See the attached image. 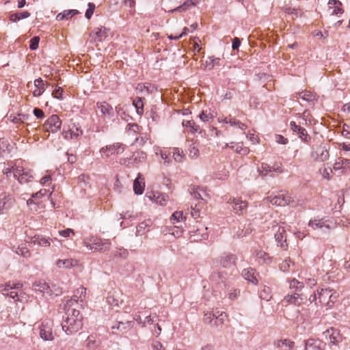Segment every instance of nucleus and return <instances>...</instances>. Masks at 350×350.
I'll return each instance as SVG.
<instances>
[{"label": "nucleus", "mask_w": 350, "mask_h": 350, "mask_svg": "<svg viewBox=\"0 0 350 350\" xmlns=\"http://www.w3.org/2000/svg\"><path fill=\"white\" fill-rule=\"evenodd\" d=\"M33 178V176L31 174V172L24 171L22 174V176L19 178L20 183H26L31 180V178Z\"/></svg>", "instance_id": "a18cd8bd"}, {"label": "nucleus", "mask_w": 350, "mask_h": 350, "mask_svg": "<svg viewBox=\"0 0 350 350\" xmlns=\"http://www.w3.org/2000/svg\"><path fill=\"white\" fill-rule=\"evenodd\" d=\"M237 260V257L235 254L225 253L219 258H215L213 262L223 268H230L236 265Z\"/></svg>", "instance_id": "423d86ee"}, {"label": "nucleus", "mask_w": 350, "mask_h": 350, "mask_svg": "<svg viewBox=\"0 0 350 350\" xmlns=\"http://www.w3.org/2000/svg\"><path fill=\"white\" fill-rule=\"evenodd\" d=\"M325 220H324L323 218L322 219H316L310 220L308 223V226L312 228L313 230L317 229H321L323 224L325 223Z\"/></svg>", "instance_id": "4c0bfd02"}, {"label": "nucleus", "mask_w": 350, "mask_h": 350, "mask_svg": "<svg viewBox=\"0 0 350 350\" xmlns=\"http://www.w3.org/2000/svg\"><path fill=\"white\" fill-rule=\"evenodd\" d=\"M291 264H293V262L290 258L285 260L284 262L280 265V269L282 271H287L290 268Z\"/></svg>", "instance_id": "6e6d98bb"}, {"label": "nucleus", "mask_w": 350, "mask_h": 350, "mask_svg": "<svg viewBox=\"0 0 350 350\" xmlns=\"http://www.w3.org/2000/svg\"><path fill=\"white\" fill-rule=\"evenodd\" d=\"M88 8L85 12V16L88 19H90L93 15V13L94 12L96 6L94 3H91V2L88 3Z\"/></svg>", "instance_id": "49530a36"}, {"label": "nucleus", "mask_w": 350, "mask_h": 350, "mask_svg": "<svg viewBox=\"0 0 350 350\" xmlns=\"http://www.w3.org/2000/svg\"><path fill=\"white\" fill-rule=\"evenodd\" d=\"M84 245L91 250L105 252L110 248L111 242L108 239L102 240L100 238L93 237L89 241H84Z\"/></svg>", "instance_id": "39448f33"}, {"label": "nucleus", "mask_w": 350, "mask_h": 350, "mask_svg": "<svg viewBox=\"0 0 350 350\" xmlns=\"http://www.w3.org/2000/svg\"><path fill=\"white\" fill-rule=\"evenodd\" d=\"M146 159V154L143 151H137L135 152L131 157L124 159L123 164L131 167L145 162Z\"/></svg>", "instance_id": "6e6552de"}, {"label": "nucleus", "mask_w": 350, "mask_h": 350, "mask_svg": "<svg viewBox=\"0 0 350 350\" xmlns=\"http://www.w3.org/2000/svg\"><path fill=\"white\" fill-rule=\"evenodd\" d=\"M241 45V40L239 38L235 37L232 39V48L234 50H238Z\"/></svg>", "instance_id": "0e129e2a"}, {"label": "nucleus", "mask_w": 350, "mask_h": 350, "mask_svg": "<svg viewBox=\"0 0 350 350\" xmlns=\"http://www.w3.org/2000/svg\"><path fill=\"white\" fill-rule=\"evenodd\" d=\"M261 168H262V170L261 171L259 170L260 174L261 176H265L267 172H280V173L282 172V170L281 169V167L271 166L270 165H269L267 163H262Z\"/></svg>", "instance_id": "2f4dec72"}, {"label": "nucleus", "mask_w": 350, "mask_h": 350, "mask_svg": "<svg viewBox=\"0 0 350 350\" xmlns=\"http://www.w3.org/2000/svg\"><path fill=\"white\" fill-rule=\"evenodd\" d=\"M304 343L305 350H323L325 345L323 341L314 338H309Z\"/></svg>", "instance_id": "aec40b11"}, {"label": "nucleus", "mask_w": 350, "mask_h": 350, "mask_svg": "<svg viewBox=\"0 0 350 350\" xmlns=\"http://www.w3.org/2000/svg\"><path fill=\"white\" fill-rule=\"evenodd\" d=\"M96 107L100 110L104 118L110 120L114 116L113 108L106 101L97 102Z\"/></svg>", "instance_id": "9b49d317"}, {"label": "nucleus", "mask_w": 350, "mask_h": 350, "mask_svg": "<svg viewBox=\"0 0 350 350\" xmlns=\"http://www.w3.org/2000/svg\"><path fill=\"white\" fill-rule=\"evenodd\" d=\"M258 275L256 270L251 267L244 269L241 272L243 278L254 284H258Z\"/></svg>", "instance_id": "b1692460"}, {"label": "nucleus", "mask_w": 350, "mask_h": 350, "mask_svg": "<svg viewBox=\"0 0 350 350\" xmlns=\"http://www.w3.org/2000/svg\"><path fill=\"white\" fill-rule=\"evenodd\" d=\"M189 156L191 158L196 157L199 153L198 149L196 148V146H194L193 144H191L189 145Z\"/></svg>", "instance_id": "5fc2aeb1"}, {"label": "nucleus", "mask_w": 350, "mask_h": 350, "mask_svg": "<svg viewBox=\"0 0 350 350\" xmlns=\"http://www.w3.org/2000/svg\"><path fill=\"white\" fill-rule=\"evenodd\" d=\"M215 317V314L212 312H207L204 313V321L205 323L212 324Z\"/></svg>", "instance_id": "de8ad7c7"}, {"label": "nucleus", "mask_w": 350, "mask_h": 350, "mask_svg": "<svg viewBox=\"0 0 350 350\" xmlns=\"http://www.w3.org/2000/svg\"><path fill=\"white\" fill-rule=\"evenodd\" d=\"M30 13L28 11H25L22 12H16L10 14V20L12 22L16 23L21 19L27 18L30 16Z\"/></svg>", "instance_id": "f704fd0d"}, {"label": "nucleus", "mask_w": 350, "mask_h": 350, "mask_svg": "<svg viewBox=\"0 0 350 350\" xmlns=\"http://www.w3.org/2000/svg\"><path fill=\"white\" fill-rule=\"evenodd\" d=\"M32 288L36 292H39L51 297H57L62 293V290L60 287L55 284L50 285L42 280L34 282Z\"/></svg>", "instance_id": "7ed1b4c3"}, {"label": "nucleus", "mask_w": 350, "mask_h": 350, "mask_svg": "<svg viewBox=\"0 0 350 350\" xmlns=\"http://www.w3.org/2000/svg\"><path fill=\"white\" fill-rule=\"evenodd\" d=\"M290 127L293 133H295L303 142H308L307 139L309 135L304 127L297 124L294 121L290 122Z\"/></svg>", "instance_id": "6ab92c4d"}, {"label": "nucleus", "mask_w": 350, "mask_h": 350, "mask_svg": "<svg viewBox=\"0 0 350 350\" xmlns=\"http://www.w3.org/2000/svg\"><path fill=\"white\" fill-rule=\"evenodd\" d=\"M183 126L189 128L190 129V132L192 133H198L201 134L202 136H205L206 135V131L202 129L193 120H184L183 122Z\"/></svg>", "instance_id": "393cba45"}, {"label": "nucleus", "mask_w": 350, "mask_h": 350, "mask_svg": "<svg viewBox=\"0 0 350 350\" xmlns=\"http://www.w3.org/2000/svg\"><path fill=\"white\" fill-rule=\"evenodd\" d=\"M144 180V178H142V176L140 174H139L137 177L134 180L133 191L135 194L141 195L143 193L145 187Z\"/></svg>", "instance_id": "c85d7f7f"}, {"label": "nucleus", "mask_w": 350, "mask_h": 350, "mask_svg": "<svg viewBox=\"0 0 350 350\" xmlns=\"http://www.w3.org/2000/svg\"><path fill=\"white\" fill-rule=\"evenodd\" d=\"M226 272L215 271H213L210 275V280L215 283H224L226 280Z\"/></svg>", "instance_id": "c756f323"}, {"label": "nucleus", "mask_w": 350, "mask_h": 350, "mask_svg": "<svg viewBox=\"0 0 350 350\" xmlns=\"http://www.w3.org/2000/svg\"><path fill=\"white\" fill-rule=\"evenodd\" d=\"M267 200L272 204L280 206L291 205L292 207H296L299 205V203L295 201L293 198L288 193H279L274 197L271 196L267 198Z\"/></svg>", "instance_id": "20e7f679"}, {"label": "nucleus", "mask_w": 350, "mask_h": 350, "mask_svg": "<svg viewBox=\"0 0 350 350\" xmlns=\"http://www.w3.org/2000/svg\"><path fill=\"white\" fill-rule=\"evenodd\" d=\"M73 301H77L74 299L67 301L65 316L63 317V321L61 324L62 329L67 335H72L77 332L83 326V317L79 310L70 307Z\"/></svg>", "instance_id": "f257e3e1"}, {"label": "nucleus", "mask_w": 350, "mask_h": 350, "mask_svg": "<svg viewBox=\"0 0 350 350\" xmlns=\"http://www.w3.org/2000/svg\"><path fill=\"white\" fill-rule=\"evenodd\" d=\"M14 251L17 254L21 255L24 258H29L31 256V252L25 244L18 245Z\"/></svg>", "instance_id": "e433bc0d"}, {"label": "nucleus", "mask_w": 350, "mask_h": 350, "mask_svg": "<svg viewBox=\"0 0 350 350\" xmlns=\"http://www.w3.org/2000/svg\"><path fill=\"white\" fill-rule=\"evenodd\" d=\"M24 171L25 170L23 167H17L14 170L13 172L14 178H16L19 181V178L22 176V174Z\"/></svg>", "instance_id": "052dcab7"}, {"label": "nucleus", "mask_w": 350, "mask_h": 350, "mask_svg": "<svg viewBox=\"0 0 350 350\" xmlns=\"http://www.w3.org/2000/svg\"><path fill=\"white\" fill-rule=\"evenodd\" d=\"M259 297L261 299L267 301H269L271 298V289L269 286H264L259 292Z\"/></svg>", "instance_id": "c9c22d12"}, {"label": "nucleus", "mask_w": 350, "mask_h": 350, "mask_svg": "<svg viewBox=\"0 0 350 350\" xmlns=\"http://www.w3.org/2000/svg\"><path fill=\"white\" fill-rule=\"evenodd\" d=\"M295 97L309 103L313 102L317 99L315 94L307 90L297 93Z\"/></svg>", "instance_id": "7c9ffc66"}, {"label": "nucleus", "mask_w": 350, "mask_h": 350, "mask_svg": "<svg viewBox=\"0 0 350 350\" xmlns=\"http://www.w3.org/2000/svg\"><path fill=\"white\" fill-rule=\"evenodd\" d=\"M33 113L37 118L41 119L44 117V113L39 108H34Z\"/></svg>", "instance_id": "69168bd1"}, {"label": "nucleus", "mask_w": 350, "mask_h": 350, "mask_svg": "<svg viewBox=\"0 0 350 350\" xmlns=\"http://www.w3.org/2000/svg\"><path fill=\"white\" fill-rule=\"evenodd\" d=\"M70 130V139H72L73 137H77L78 136L83 134V131L81 130L79 131L77 128H76V131H75L73 129Z\"/></svg>", "instance_id": "338daca9"}, {"label": "nucleus", "mask_w": 350, "mask_h": 350, "mask_svg": "<svg viewBox=\"0 0 350 350\" xmlns=\"http://www.w3.org/2000/svg\"><path fill=\"white\" fill-rule=\"evenodd\" d=\"M14 199L10 193H2L0 194V213L3 214L13 206Z\"/></svg>", "instance_id": "1a4fd4ad"}, {"label": "nucleus", "mask_w": 350, "mask_h": 350, "mask_svg": "<svg viewBox=\"0 0 350 350\" xmlns=\"http://www.w3.org/2000/svg\"><path fill=\"white\" fill-rule=\"evenodd\" d=\"M226 317V314L223 312H221L218 316L215 315L214 322L212 325L215 327H219V325H221L224 323V318Z\"/></svg>", "instance_id": "37998d69"}, {"label": "nucleus", "mask_w": 350, "mask_h": 350, "mask_svg": "<svg viewBox=\"0 0 350 350\" xmlns=\"http://www.w3.org/2000/svg\"><path fill=\"white\" fill-rule=\"evenodd\" d=\"M40 336L41 338L46 341H51L53 340L54 337L53 335L52 328L49 325H48V323H42L40 329Z\"/></svg>", "instance_id": "5701e85b"}, {"label": "nucleus", "mask_w": 350, "mask_h": 350, "mask_svg": "<svg viewBox=\"0 0 350 350\" xmlns=\"http://www.w3.org/2000/svg\"><path fill=\"white\" fill-rule=\"evenodd\" d=\"M307 140L308 142H305L304 143L310 146L311 150L313 151L322 146L323 137L322 135H318L317 133H315L313 136L309 135Z\"/></svg>", "instance_id": "4be33fe9"}, {"label": "nucleus", "mask_w": 350, "mask_h": 350, "mask_svg": "<svg viewBox=\"0 0 350 350\" xmlns=\"http://www.w3.org/2000/svg\"><path fill=\"white\" fill-rule=\"evenodd\" d=\"M228 124H230L231 126H237L241 130H244L247 127L245 124L242 123L239 120H237L234 118H232L230 120H228Z\"/></svg>", "instance_id": "09e8293b"}, {"label": "nucleus", "mask_w": 350, "mask_h": 350, "mask_svg": "<svg viewBox=\"0 0 350 350\" xmlns=\"http://www.w3.org/2000/svg\"><path fill=\"white\" fill-rule=\"evenodd\" d=\"M109 29L105 27H96L90 33V37L94 42H102L108 36Z\"/></svg>", "instance_id": "dca6fc26"}, {"label": "nucleus", "mask_w": 350, "mask_h": 350, "mask_svg": "<svg viewBox=\"0 0 350 350\" xmlns=\"http://www.w3.org/2000/svg\"><path fill=\"white\" fill-rule=\"evenodd\" d=\"M198 117L202 122H208L210 119H213V116H211V114H207L206 112H204V111L199 114Z\"/></svg>", "instance_id": "13d9d810"}, {"label": "nucleus", "mask_w": 350, "mask_h": 350, "mask_svg": "<svg viewBox=\"0 0 350 350\" xmlns=\"http://www.w3.org/2000/svg\"><path fill=\"white\" fill-rule=\"evenodd\" d=\"M283 342H284L283 347L285 348V349H284V350H291L293 348V347L295 345V342L293 341H291L289 339H284Z\"/></svg>", "instance_id": "4d7b16f0"}, {"label": "nucleus", "mask_w": 350, "mask_h": 350, "mask_svg": "<svg viewBox=\"0 0 350 350\" xmlns=\"http://www.w3.org/2000/svg\"><path fill=\"white\" fill-rule=\"evenodd\" d=\"M228 203L232 205L234 211L237 214L243 215L246 211L247 204L245 201L236 198H230Z\"/></svg>", "instance_id": "4468645a"}, {"label": "nucleus", "mask_w": 350, "mask_h": 350, "mask_svg": "<svg viewBox=\"0 0 350 350\" xmlns=\"http://www.w3.org/2000/svg\"><path fill=\"white\" fill-rule=\"evenodd\" d=\"M234 233L233 238L241 239L252 233L253 228L250 223L239 224L237 228H234Z\"/></svg>", "instance_id": "f8f14e48"}, {"label": "nucleus", "mask_w": 350, "mask_h": 350, "mask_svg": "<svg viewBox=\"0 0 350 350\" xmlns=\"http://www.w3.org/2000/svg\"><path fill=\"white\" fill-rule=\"evenodd\" d=\"M199 189V187L195 185H191L189 189L191 195L196 199H202L198 191Z\"/></svg>", "instance_id": "c03bdc74"}, {"label": "nucleus", "mask_w": 350, "mask_h": 350, "mask_svg": "<svg viewBox=\"0 0 350 350\" xmlns=\"http://www.w3.org/2000/svg\"><path fill=\"white\" fill-rule=\"evenodd\" d=\"M323 335L325 338H328L329 342L333 345H338L342 341V337L340 334L339 330L334 329V327H331L325 330L323 332Z\"/></svg>", "instance_id": "ddd939ff"}, {"label": "nucleus", "mask_w": 350, "mask_h": 350, "mask_svg": "<svg viewBox=\"0 0 350 350\" xmlns=\"http://www.w3.org/2000/svg\"><path fill=\"white\" fill-rule=\"evenodd\" d=\"M275 140L277 143L280 144H286L288 143V139L281 135H275Z\"/></svg>", "instance_id": "e2e57ef3"}, {"label": "nucleus", "mask_w": 350, "mask_h": 350, "mask_svg": "<svg viewBox=\"0 0 350 350\" xmlns=\"http://www.w3.org/2000/svg\"><path fill=\"white\" fill-rule=\"evenodd\" d=\"M134 325L133 321H127L126 322L116 321L112 326L111 329L113 334H117V331L122 333L126 332L127 330L131 329Z\"/></svg>", "instance_id": "2eb2a0df"}, {"label": "nucleus", "mask_w": 350, "mask_h": 350, "mask_svg": "<svg viewBox=\"0 0 350 350\" xmlns=\"http://www.w3.org/2000/svg\"><path fill=\"white\" fill-rule=\"evenodd\" d=\"M40 42V38L38 36H34L30 40L29 49L32 51L36 50L38 47Z\"/></svg>", "instance_id": "8fccbe9b"}, {"label": "nucleus", "mask_w": 350, "mask_h": 350, "mask_svg": "<svg viewBox=\"0 0 350 350\" xmlns=\"http://www.w3.org/2000/svg\"><path fill=\"white\" fill-rule=\"evenodd\" d=\"M198 2L199 0H187L182 5L169 10L168 13L185 12L188 10H190L193 6H195Z\"/></svg>", "instance_id": "a878e982"}, {"label": "nucleus", "mask_w": 350, "mask_h": 350, "mask_svg": "<svg viewBox=\"0 0 350 350\" xmlns=\"http://www.w3.org/2000/svg\"><path fill=\"white\" fill-rule=\"evenodd\" d=\"M329 10H331L330 15H338L344 12L342 8V3L338 0H329Z\"/></svg>", "instance_id": "bb28decb"}, {"label": "nucleus", "mask_w": 350, "mask_h": 350, "mask_svg": "<svg viewBox=\"0 0 350 350\" xmlns=\"http://www.w3.org/2000/svg\"><path fill=\"white\" fill-rule=\"evenodd\" d=\"M63 89L60 87L56 88L52 92V95L54 98L62 100L63 98L62 94H63Z\"/></svg>", "instance_id": "603ef678"}, {"label": "nucleus", "mask_w": 350, "mask_h": 350, "mask_svg": "<svg viewBox=\"0 0 350 350\" xmlns=\"http://www.w3.org/2000/svg\"><path fill=\"white\" fill-rule=\"evenodd\" d=\"M0 143L1 145L2 152H11V150L12 149V146H11V144L8 139L1 138Z\"/></svg>", "instance_id": "a19ab883"}, {"label": "nucleus", "mask_w": 350, "mask_h": 350, "mask_svg": "<svg viewBox=\"0 0 350 350\" xmlns=\"http://www.w3.org/2000/svg\"><path fill=\"white\" fill-rule=\"evenodd\" d=\"M332 290L328 288H321V291L317 290V293L319 295V301L321 304H325L329 306V303L332 302L334 304V301L332 300V294H331Z\"/></svg>", "instance_id": "412c9836"}, {"label": "nucleus", "mask_w": 350, "mask_h": 350, "mask_svg": "<svg viewBox=\"0 0 350 350\" xmlns=\"http://www.w3.org/2000/svg\"><path fill=\"white\" fill-rule=\"evenodd\" d=\"M62 126V121L56 114L51 116L43 125L44 130L47 132L56 133Z\"/></svg>", "instance_id": "0eeeda50"}, {"label": "nucleus", "mask_w": 350, "mask_h": 350, "mask_svg": "<svg viewBox=\"0 0 350 350\" xmlns=\"http://www.w3.org/2000/svg\"><path fill=\"white\" fill-rule=\"evenodd\" d=\"M311 157L315 161H324L329 158V152L327 148L325 146H322L315 150L312 151Z\"/></svg>", "instance_id": "a211bd4d"}, {"label": "nucleus", "mask_w": 350, "mask_h": 350, "mask_svg": "<svg viewBox=\"0 0 350 350\" xmlns=\"http://www.w3.org/2000/svg\"><path fill=\"white\" fill-rule=\"evenodd\" d=\"M87 341V347L89 350H95L96 349L98 345H96L95 340H93L90 338V337H88Z\"/></svg>", "instance_id": "680f3d73"}, {"label": "nucleus", "mask_w": 350, "mask_h": 350, "mask_svg": "<svg viewBox=\"0 0 350 350\" xmlns=\"http://www.w3.org/2000/svg\"><path fill=\"white\" fill-rule=\"evenodd\" d=\"M77 264V261L72 258L65 260H58L56 265L59 268L70 269Z\"/></svg>", "instance_id": "473e14b6"}, {"label": "nucleus", "mask_w": 350, "mask_h": 350, "mask_svg": "<svg viewBox=\"0 0 350 350\" xmlns=\"http://www.w3.org/2000/svg\"><path fill=\"white\" fill-rule=\"evenodd\" d=\"M59 234L63 237H68L70 234H74V230L71 228H66L63 230L59 231Z\"/></svg>", "instance_id": "bf43d9fd"}, {"label": "nucleus", "mask_w": 350, "mask_h": 350, "mask_svg": "<svg viewBox=\"0 0 350 350\" xmlns=\"http://www.w3.org/2000/svg\"><path fill=\"white\" fill-rule=\"evenodd\" d=\"M107 302L109 305L112 306H119V299L116 298L113 295H109L107 297Z\"/></svg>", "instance_id": "3c124183"}, {"label": "nucleus", "mask_w": 350, "mask_h": 350, "mask_svg": "<svg viewBox=\"0 0 350 350\" xmlns=\"http://www.w3.org/2000/svg\"><path fill=\"white\" fill-rule=\"evenodd\" d=\"M289 287L295 291L292 294H288L284 297V300L286 302L295 306H300L307 302L308 297L302 293V290L304 288L303 282L293 278L289 282Z\"/></svg>", "instance_id": "f03ea898"}, {"label": "nucleus", "mask_w": 350, "mask_h": 350, "mask_svg": "<svg viewBox=\"0 0 350 350\" xmlns=\"http://www.w3.org/2000/svg\"><path fill=\"white\" fill-rule=\"evenodd\" d=\"M149 226V224L146 221H143L139 224L137 226V235L142 234L146 228Z\"/></svg>", "instance_id": "864d4df0"}, {"label": "nucleus", "mask_w": 350, "mask_h": 350, "mask_svg": "<svg viewBox=\"0 0 350 350\" xmlns=\"http://www.w3.org/2000/svg\"><path fill=\"white\" fill-rule=\"evenodd\" d=\"M124 150L123 144L121 143H114L112 145L107 146L105 148H103L100 151L105 154L107 157H109L113 154H120Z\"/></svg>", "instance_id": "f3484780"}, {"label": "nucleus", "mask_w": 350, "mask_h": 350, "mask_svg": "<svg viewBox=\"0 0 350 350\" xmlns=\"http://www.w3.org/2000/svg\"><path fill=\"white\" fill-rule=\"evenodd\" d=\"M350 167V160L346 159H339L338 161L336 162L334 165V170H347Z\"/></svg>", "instance_id": "72a5a7b5"}, {"label": "nucleus", "mask_w": 350, "mask_h": 350, "mask_svg": "<svg viewBox=\"0 0 350 350\" xmlns=\"http://www.w3.org/2000/svg\"><path fill=\"white\" fill-rule=\"evenodd\" d=\"M152 348L153 350H165L163 345L159 341L153 342Z\"/></svg>", "instance_id": "774afa93"}, {"label": "nucleus", "mask_w": 350, "mask_h": 350, "mask_svg": "<svg viewBox=\"0 0 350 350\" xmlns=\"http://www.w3.org/2000/svg\"><path fill=\"white\" fill-rule=\"evenodd\" d=\"M51 240L50 238H46L40 234H36L31 238L30 243L38 244L41 247H49L51 245Z\"/></svg>", "instance_id": "cd10ccee"}, {"label": "nucleus", "mask_w": 350, "mask_h": 350, "mask_svg": "<svg viewBox=\"0 0 350 350\" xmlns=\"http://www.w3.org/2000/svg\"><path fill=\"white\" fill-rule=\"evenodd\" d=\"M133 105L136 108L137 114L141 115L144 112V104L142 98L136 97L133 102Z\"/></svg>", "instance_id": "58836bf2"}, {"label": "nucleus", "mask_w": 350, "mask_h": 350, "mask_svg": "<svg viewBox=\"0 0 350 350\" xmlns=\"http://www.w3.org/2000/svg\"><path fill=\"white\" fill-rule=\"evenodd\" d=\"M275 228H277L274 234L275 241L278 243V246H280L284 250H286L288 245L286 243V230L282 226H273V230H275Z\"/></svg>", "instance_id": "9d476101"}, {"label": "nucleus", "mask_w": 350, "mask_h": 350, "mask_svg": "<svg viewBox=\"0 0 350 350\" xmlns=\"http://www.w3.org/2000/svg\"><path fill=\"white\" fill-rule=\"evenodd\" d=\"M185 219V217H183V213L182 211H175L170 217L171 222L174 224L178 223Z\"/></svg>", "instance_id": "ea45409f"}, {"label": "nucleus", "mask_w": 350, "mask_h": 350, "mask_svg": "<svg viewBox=\"0 0 350 350\" xmlns=\"http://www.w3.org/2000/svg\"><path fill=\"white\" fill-rule=\"evenodd\" d=\"M173 157L176 161L181 162L184 157V154L183 150L178 148H174L173 149Z\"/></svg>", "instance_id": "79ce46f5"}]
</instances>
